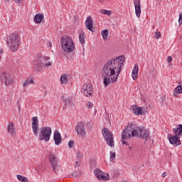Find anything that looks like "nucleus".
<instances>
[{"instance_id": "nucleus-29", "label": "nucleus", "mask_w": 182, "mask_h": 182, "mask_svg": "<svg viewBox=\"0 0 182 182\" xmlns=\"http://www.w3.org/2000/svg\"><path fill=\"white\" fill-rule=\"evenodd\" d=\"M101 14H102V15H107L108 16H110V15H112V11L106 9H102L101 10Z\"/></svg>"}, {"instance_id": "nucleus-37", "label": "nucleus", "mask_w": 182, "mask_h": 182, "mask_svg": "<svg viewBox=\"0 0 182 182\" xmlns=\"http://www.w3.org/2000/svg\"><path fill=\"white\" fill-rule=\"evenodd\" d=\"M166 60L168 63H171V62L173 60V58H171V56H168Z\"/></svg>"}, {"instance_id": "nucleus-48", "label": "nucleus", "mask_w": 182, "mask_h": 182, "mask_svg": "<svg viewBox=\"0 0 182 182\" xmlns=\"http://www.w3.org/2000/svg\"><path fill=\"white\" fill-rule=\"evenodd\" d=\"M7 2H9V1H11V0H6Z\"/></svg>"}, {"instance_id": "nucleus-44", "label": "nucleus", "mask_w": 182, "mask_h": 182, "mask_svg": "<svg viewBox=\"0 0 182 182\" xmlns=\"http://www.w3.org/2000/svg\"><path fill=\"white\" fill-rule=\"evenodd\" d=\"M134 2H136V4H140V0H134Z\"/></svg>"}, {"instance_id": "nucleus-20", "label": "nucleus", "mask_w": 182, "mask_h": 182, "mask_svg": "<svg viewBox=\"0 0 182 182\" xmlns=\"http://www.w3.org/2000/svg\"><path fill=\"white\" fill-rule=\"evenodd\" d=\"M7 130L9 133L12 134V136L15 135V127H14V122H9L7 126Z\"/></svg>"}, {"instance_id": "nucleus-5", "label": "nucleus", "mask_w": 182, "mask_h": 182, "mask_svg": "<svg viewBox=\"0 0 182 182\" xmlns=\"http://www.w3.org/2000/svg\"><path fill=\"white\" fill-rule=\"evenodd\" d=\"M102 134L104 136L107 144L109 146V147H114V139H113V133L109 130L107 128H104L102 130Z\"/></svg>"}, {"instance_id": "nucleus-41", "label": "nucleus", "mask_w": 182, "mask_h": 182, "mask_svg": "<svg viewBox=\"0 0 182 182\" xmlns=\"http://www.w3.org/2000/svg\"><path fill=\"white\" fill-rule=\"evenodd\" d=\"M162 177L164 178V177H167V173L164 172V173H162Z\"/></svg>"}, {"instance_id": "nucleus-43", "label": "nucleus", "mask_w": 182, "mask_h": 182, "mask_svg": "<svg viewBox=\"0 0 182 182\" xmlns=\"http://www.w3.org/2000/svg\"><path fill=\"white\" fill-rule=\"evenodd\" d=\"M4 53V50L1 48V50H0V55H2Z\"/></svg>"}, {"instance_id": "nucleus-46", "label": "nucleus", "mask_w": 182, "mask_h": 182, "mask_svg": "<svg viewBox=\"0 0 182 182\" xmlns=\"http://www.w3.org/2000/svg\"><path fill=\"white\" fill-rule=\"evenodd\" d=\"M73 176L74 177H77V175H76V173H73Z\"/></svg>"}, {"instance_id": "nucleus-6", "label": "nucleus", "mask_w": 182, "mask_h": 182, "mask_svg": "<svg viewBox=\"0 0 182 182\" xmlns=\"http://www.w3.org/2000/svg\"><path fill=\"white\" fill-rule=\"evenodd\" d=\"M50 134H52V129L49 127H42L39 134L40 141H43V140L49 141L50 140Z\"/></svg>"}, {"instance_id": "nucleus-12", "label": "nucleus", "mask_w": 182, "mask_h": 182, "mask_svg": "<svg viewBox=\"0 0 182 182\" xmlns=\"http://www.w3.org/2000/svg\"><path fill=\"white\" fill-rule=\"evenodd\" d=\"M49 161L53 168V171L56 173V168H58V159L56 158V156L54 154H50Z\"/></svg>"}, {"instance_id": "nucleus-4", "label": "nucleus", "mask_w": 182, "mask_h": 182, "mask_svg": "<svg viewBox=\"0 0 182 182\" xmlns=\"http://www.w3.org/2000/svg\"><path fill=\"white\" fill-rule=\"evenodd\" d=\"M60 45L65 53H72L75 50V43L71 36H63L60 39Z\"/></svg>"}, {"instance_id": "nucleus-49", "label": "nucleus", "mask_w": 182, "mask_h": 182, "mask_svg": "<svg viewBox=\"0 0 182 182\" xmlns=\"http://www.w3.org/2000/svg\"><path fill=\"white\" fill-rule=\"evenodd\" d=\"M1 58H2V57H1V55H0V60H1Z\"/></svg>"}, {"instance_id": "nucleus-32", "label": "nucleus", "mask_w": 182, "mask_h": 182, "mask_svg": "<svg viewBox=\"0 0 182 182\" xmlns=\"http://www.w3.org/2000/svg\"><path fill=\"white\" fill-rule=\"evenodd\" d=\"M116 159V153L110 151V161L113 163Z\"/></svg>"}, {"instance_id": "nucleus-1", "label": "nucleus", "mask_w": 182, "mask_h": 182, "mask_svg": "<svg viewBox=\"0 0 182 182\" xmlns=\"http://www.w3.org/2000/svg\"><path fill=\"white\" fill-rule=\"evenodd\" d=\"M124 56L109 60L101 70V77L103 79L104 86L107 87L110 83H116L122 72V66L125 62Z\"/></svg>"}, {"instance_id": "nucleus-19", "label": "nucleus", "mask_w": 182, "mask_h": 182, "mask_svg": "<svg viewBox=\"0 0 182 182\" xmlns=\"http://www.w3.org/2000/svg\"><path fill=\"white\" fill-rule=\"evenodd\" d=\"M43 18L45 16L43 14H38L34 16V22L35 23H42V21H43Z\"/></svg>"}, {"instance_id": "nucleus-40", "label": "nucleus", "mask_w": 182, "mask_h": 182, "mask_svg": "<svg viewBox=\"0 0 182 182\" xmlns=\"http://www.w3.org/2000/svg\"><path fill=\"white\" fill-rule=\"evenodd\" d=\"M64 102H65V105H68V103H70V100L65 99V100H64Z\"/></svg>"}, {"instance_id": "nucleus-8", "label": "nucleus", "mask_w": 182, "mask_h": 182, "mask_svg": "<svg viewBox=\"0 0 182 182\" xmlns=\"http://www.w3.org/2000/svg\"><path fill=\"white\" fill-rule=\"evenodd\" d=\"M75 132L78 134V136H81V137H85L86 136V129L85 128V123L82 122H80L75 126Z\"/></svg>"}, {"instance_id": "nucleus-42", "label": "nucleus", "mask_w": 182, "mask_h": 182, "mask_svg": "<svg viewBox=\"0 0 182 182\" xmlns=\"http://www.w3.org/2000/svg\"><path fill=\"white\" fill-rule=\"evenodd\" d=\"M16 4H21V0H15Z\"/></svg>"}, {"instance_id": "nucleus-28", "label": "nucleus", "mask_w": 182, "mask_h": 182, "mask_svg": "<svg viewBox=\"0 0 182 182\" xmlns=\"http://www.w3.org/2000/svg\"><path fill=\"white\" fill-rule=\"evenodd\" d=\"M31 83H33V80L31 79L30 80H26V81H24V82L23 83V87H26V86H29V85H31Z\"/></svg>"}, {"instance_id": "nucleus-16", "label": "nucleus", "mask_w": 182, "mask_h": 182, "mask_svg": "<svg viewBox=\"0 0 182 182\" xmlns=\"http://www.w3.org/2000/svg\"><path fill=\"white\" fill-rule=\"evenodd\" d=\"M85 26L88 31H90V32H93V21H92V17L88 16L87 18V20L85 21Z\"/></svg>"}, {"instance_id": "nucleus-2", "label": "nucleus", "mask_w": 182, "mask_h": 182, "mask_svg": "<svg viewBox=\"0 0 182 182\" xmlns=\"http://www.w3.org/2000/svg\"><path fill=\"white\" fill-rule=\"evenodd\" d=\"M136 136L145 139V140H149L150 139V134H149V132L133 124L132 122H129L127 128L123 130L122 140H129L131 137H134Z\"/></svg>"}, {"instance_id": "nucleus-35", "label": "nucleus", "mask_w": 182, "mask_h": 182, "mask_svg": "<svg viewBox=\"0 0 182 182\" xmlns=\"http://www.w3.org/2000/svg\"><path fill=\"white\" fill-rule=\"evenodd\" d=\"M74 144H75V142H73V141H70L68 142V147H70V149H72V147H73Z\"/></svg>"}, {"instance_id": "nucleus-31", "label": "nucleus", "mask_w": 182, "mask_h": 182, "mask_svg": "<svg viewBox=\"0 0 182 182\" xmlns=\"http://www.w3.org/2000/svg\"><path fill=\"white\" fill-rule=\"evenodd\" d=\"M77 160L81 161L82 159H83V154L80 153V151H78L77 152V156H76Z\"/></svg>"}, {"instance_id": "nucleus-21", "label": "nucleus", "mask_w": 182, "mask_h": 182, "mask_svg": "<svg viewBox=\"0 0 182 182\" xmlns=\"http://www.w3.org/2000/svg\"><path fill=\"white\" fill-rule=\"evenodd\" d=\"M173 133L176 136H180L182 133V124H179L178 127L173 129Z\"/></svg>"}, {"instance_id": "nucleus-23", "label": "nucleus", "mask_w": 182, "mask_h": 182, "mask_svg": "<svg viewBox=\"0 0 182 182\" xmlns=\"http://www.w3.org/2000/svg\"><path fill=\"white\" fill-rule=\"evenodd\" d=\"M60 82H61V83H63V84L68 83V75H66V74H63V75L60 76Z\"/></svg>"}, {"instance_id": "nucleus-39", "label": "nucleus", "mask_w": 182, "mask_h": 182, "mask_svg": "<svg viewBox=\"0 0 182 182\" xmlns=\"http://www.w3.org/2000/svg\"><path fill=\"white\" fill-rule=\"evenodd\" d=\"M52 65V63H50V62H48V63H44V66H51Z\"/></svg>"}, {"instance_id": "nucleus-22", "label": "nucleus", "mask_w": 182, "mask_h": 182, "mask_svg": "<svg viewBox=\"0 0 182 182\" xmlns=\"http://www.w3.org/2000/svg\"><path fill=\"white\" fill-rule=\"evenodd\" d=\"M101 35H102L103 39H105V41H107V38L109 36V30H103L101 32Z\"/></svg>"}, {"instance_id": "nucleus-11", "label": "nucleus", "mask_w": 182, "mask_h": 182, "mask_svg": "<svg viewBox=\"0 0 182 182\" xmlns=\"http://www.w3.org/2000/svg\"><path fill=\"white\" fill-rule=\"evenodd\" d=\"M133 113L136 116H143L147 113V110L143 107H137V105H134L132 108Z\"/></svg>"}, {"instance_id": "nucleus-26", "label": "nucleus", "mask_w": 182, "mask_h": 182, "mask_svg": "<svg viewBox=\"0 0 182 182\" xmlns=\"http://www.w3.org/2000/svg\"><path fill=\"white\" fill-rule=\"evenodd\" d=\"M108 178L109 174L104 175L102 172V173L100 176V178H98V180H104L105 181H106Z\"/></svg>"}, {"instance_id": "nucleus-18", "label": "nucleus", "mask_w": 182, "mask_h": 182, "mask_svg": "<svg viewBox=\"0 0 182 182\" xmlns=\"http://www.w3.org/2000/svg\"><path fill=\"white\" fill-rule=\"evenodd\" d=\"M134 8H135V14L137 18H140V15L141 14V7L140 6V3L134 2Z\"/></svg>"}, {"instance_id": "nucleus-3", "label": "nucleus", "mask_w": 182, "mask_h": 182, "mask_svg": "<svg viewBox=\"0 0 182 182\" xmlns=\"http://www.w3.org/2000/svg\"><path fill=\"white\" fill-rule=\"evenodd\" d=\"M6 45H8L11 52H16L21 45V38L16 33H13L7 38Z\"/></svg>"}, {"instance_id": "nucleus-34", "label": "nucleus", "mask_w": 182, "mask_h": 182, "mask_svg": "<svg viewBox=\"0 0 182 182\" xmlns=\"http://www.w3.org/2000/svg\"><path fill=\"white\" fill-rule=\"evenodd\" d=\"M82 162L80 161L77 160V161L75 162V168H77V167L80 166V164Z\"/></svg>"}, {"instance_id": "nucleus-15", "label": "nucleus", "mask_w": 182, "mask_h": 182, "mask_svg": "<svg viewBox=\"0 0 182 182\" xmlns=\"http://www.w3.org/2000/svg\"><path fill=\"white\" fill-rule=\"evenodd\" d=\"M53 140L56 146H59V144L62 143V136L60 135V133H59V132H54Z\"/></svg>"}, {"instance_id": "nucleus-24", "label": "nucleus", "mask_w": 182, "mask_h": 182, "mask_svg": "<svg viewBox=\"0 0 182 182\" xmlns=\"http://www.w3.org/2000/svg\"><path fill=\"white\" fill-rule=\"evenodd\" d=\"M16 177H17L18 180H19V181H21V182H28V178L23 176L21 175H17Z\"/></svg>"}, {"instance_id": "nucleus-17", "label": "nucleus", "mask_w": 182, "mask_h": 182, "mask_svg": "<svg viewBox=\"0 0 182 182\" xmlns=\"http://www.w3.org/2000/svg\"><path fill=\"white\" fill-rule=\"evenodd\" d=\"M132 79L136 80L139 77V65L135 64L132 73Z\"/></svg>"}, {"instance_id": "nucleus-45", "label": "nucleus", "mask_w": 182, "mask_h": 182, "mask_svg": "<svg viewBox=\"0 0 182 182\" xmlns=\"http://www.w3.org/2000/svg\"><path fill=\"white\" fill-rule=\"evenodd\" d=\"M48 45V47L50 48L52 46V43H49Z\"/></svg>"}, {"instance_id": "nucleus-10", "label": "nucleus", "mask_w": 182, "mask_h": 182, "mask_svg": "<svg viewBox=\"0 0 182 182\" xmlns=\"http://www.w3.org/2000/svg\"><path fill=\"white\" fill-rule=\"evenodd\" d=\"M0 80L1 82H4L6 86H8V85H11V82H12L9 74L6 73V72L5 71L0 72Z\"/></svg>"}, {"instance_id": "nucleus-36", "label": "nucleus", "mask_w": 182, "mask_h": 182, "mask_svg": "<svg viewBox=\"0 0 182 182\" xmlns=\"http://www.w3.org/2000/svg\"><path fill=\"white\" fill-rule=\"evenodd\" d=\"M124 140H126V139H123V134H122V140H121V141H122V144H126V146H127L128 144Z\"/></svg>"}, {"instance_id": "nucleus-33", "label": "nucleus", "mask_w": 182, "mask_h": 182, "mask_svg": "<svg viewBox=\"0 0 182 182\" xmlns=\"http://www.w3.org/2000/svg\"><path fill=\"white\" fill-rule=\"evenodd\" d=\"M154 36H155L156 39H160V38H161V33H160V31H156L155 32Z\"/></svg>"}, {"instance_id": "nucleus-30", "label": "nucleus", "mask_w": 182, "mask_h": 182, "mask_svg": "<svg viewBox=\"0 0 182 182\" xmlns=\"http://www.w3.org/2000/svg\"><path fill=\"white\" fill-rule=\"evenodd\" d=\"M175 92L177 93V95H181V93H182V88H181V85H178L175 88Z\"/></svg>"}, {"instance_id": "nucleus-13", "label": "nucleus", "mask_w": 182, "mask_h": 182, "mask_svg": "<svg viewBox=\"0 0 182 182\" xmlns=\"http://www.w3.org/2000/svg\"><path fill=\"white\" fill-rule=\"evenodd\" d=\"M168 137L171 144H174L175 146H180V144H181L180 137H178L177 135L171 134Z\"/></svg>"}, {"instance_id": "nucleus-47", "label": "nucleus", "mask_w": 182, "mask_h": 182, "mask_svg": "<svg viewBox=\"0 0 182 182\" xmlns=\"http://www.w3.org/2000/svg\"><path fill=\"white\" fill-rule=\"evenodd\" d=\"M83 56H85V52L82 53Z\"/></svg>"}, {"instance_id": "nucleus-7", "label": "nucleus", "mask_w": 182, "mask_h": 182, "mask_svg": "<svg viewBox=\"0 0 182 182\" xmlns=\"http://www.w3.org/2000/svg\"><path fill=\"white\" fill-rule=\"evenodd\" d=\"M81 92L86 97H92L95 93L93 85L90 83H85L82 85Z\"/></svg>"}, {"instance_id": "nucleus-27", "label": "nucleus", "mask_w": 182, "mask_h": 182, "mask_svg": "<svg viewBox=\"0 0 182 182\" xmlns=\"http://www.w3.org/2000/svg\"><path fill=\"white\" fill-rule=\"evenodd\" d=\"M94 173H95V177H97V178H100V175H101L103 172L97 168V169H95V170L94 171Z\"/></svg>"}, {"instance_id": "nucleus-14", "label": "nucleus", "mask_w": 182, "mask_h": 182, "mask_svg": "<svg viewBox=\"0 0 182 182\" xmlns=\"http://www.w3.org/2000/svg\"><path fill=\"white\" fill-rule=\"evenodd\" d=\"M32 129L35 136H38V132H39V127L38 123L39 121L38 120V117H33L32 118Z\"/></svg>"}, {"instance_id": "nucleus-9", "label": "nucleus", "mask_w": 182, "mask_h": 182, "mask_svg": "<svg viewBox=\"0 0 182 182\" xmlns=\"http://www.w3.org/2000/svg\"><path fill=\"white\" fill-rule=\"evenodd\" d=\"M44 60H49L48 57H44L41 58L40 59H38V60L36 61V65H34L36 72H41L42 70V68L45 66V63H43Z\"/></svg>"}, {"instance_id": "nucleus-38", "label": "nucleus", "mask_w": 182, "mask_h": 182, "mask_svg": "<svg viewBox=\"0 0 182 182\" xmlns=\"http://www.w3.org/2000/svg\"><path fill=\"white\" fill-rule=\"evenodd\" d=\"M87 107H88L89 109H92V107H93V104H92V102H89L87 103Z\"/></svg>"}, {"instance_id": "nucleus-25", "label": "nucleus", "mask_w": 182, "mask_h": 182, "mask_svg": "<svg viewBox=\"0 0 182 182\" xmlns=\"http://www.w3.org/2000/svg\"><path fill=\"white\" fill-rule=\"evenodd\" d=\"M79 40H80V43H82V45H83V43H85V33H80Z\"/></svg>"}]
</instances>
